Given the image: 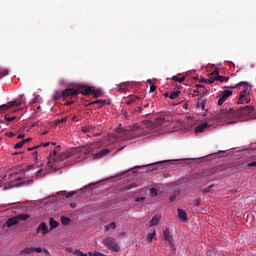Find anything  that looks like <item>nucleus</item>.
I'll return each instance as SVG.
<instances>
[{"label":"nucleus","mask_w":256,"mask_h":256,"mask_svg":"<svg viewBox=\"0 0 256 256\" xmlns=\"http://www.w3.org/2000/svg\"><path fill=\"white\" fill-rule=\"evenodd\" d=\"M235 117H239L244 121L256 119V109L253 106H244L238 108L237 110H233V108H225L217 114L216 119H224L225 121H229V119H233Z\"/></svg>","instance_id":"1"},{"label":"nucleus","mask_w":256,"mask_h":256,"mask_svg":"<svg viewBox=\"0 0 256 256\" xmlns=\"http://www.w3.org/2000/svg\"><path fill=\"white\" fill-rule=\"evenodd\" d=\"M96 144H90L88 146H82L78 148H73L71 151L65 152L64 154H61L57 157V150L53 151V154L50 155L51 159L53 161H64V159H69V157H75V155H84L82 159H87V155L92 153L93 149H95Z\"/></svg>","instance_id":"2"},{"label":"nucleus","mask_w":256,"mask_h":256,"mask_svg":"<svg viewBox=\"0 0 256 256\" xmlns=\"http://www.w3.org/2000/svg\"><path fill=\"white\" fill-rule=\"evenodd\" d=\"M237 87H244L239 93L237 100L238 105H247L251 103V89H253V86H251L249 82L242 81L235 86H231L230 89H237Z\"/></svg>","instance_id":"3"},{"label":"nucleus","mask_w":256,"mask_h":256,"mask_svg":"<svg viewBox=\"0 0 256 256\" xmlns=\"http://www.w3.org/2000/svg\"><path fill=\"white\" fill-rule=\"evenodd\" d=\"M155 125L161 131H171V129H173V116L166 114L156 118Z\"/></svg>","instance_id":"4"},{"label":"nucleus","mask_w":256,"mask_h":256,"mask_svg":"<svg viewBox=\"0 0 256 256\" xmlns=\"http://www.w3.org/2000/svg\"><path fill=\"white\" fill-rule=\"evenodd\" d=\"M77 95H79V90L73 89V88H66L62 92H56L53 95V99L55 101H58V99H61V97H63L64 99H67V97H77Z\"/></svg>","instance_id":"5"},{"label":"nucleus","mask_w":256,"mask_h":256,"mask_svg":"<svg viewBox=\"0 0 256 256\" xmlns=\"http://www.w3.org/2000/svg\"><path fill=\"white\" fill-rule=\"evenodd\" d=\"M30 218H31V215H29V214H19L17 216L9 218L6 221V225L8 227H15V225H19L20 221H27V219H30Z\"/></svg>","instance_id":"6"},{"label":"nucleus","mask_w":256,"mask_h":256,"mask_svg":"<svg viewBox=\"0 0 256 256\" xmlns=\"http://www.w3.org/2000/svg\"><path fill=\"white\" fill-rule=\"evenodd\" d=\"M103 243L110 251H114L115 253H119V251H121V247L117 243V240H115L113 237L104 238Z\"/></svg>","instance_id":"7"},{"label":"nucleus","mask_w":256,"mask_h":256,"mask_svg":"<svg viewBox=\"0 0 256 256\" xmlns=\"http://www.w3.org/2000/svg\"><path fill=\"white\" fill-rule=\"evenodd\" d=\"M233 95V91L232 90H224L222 91L217 97L219 98L218 100V105L221 106L223 105V103L229 99V96Z\"/></svg>","instance_id":"8"},{"label":"nucleus","mask_w":256,"mask_h":256,"mask_svg":"<svg viewBox=\"0 0 256 256\" xmlns=\"http://www.w3.org/2000/svg\"><path fill=\"white\" fill-rule=\"evenodd\" d=\"M39 233H41L43 237L49 233V227H47V223L41 222L39 224V226L36 228V235H39Z\"/></svg>","instance_id":"9"},{"label":"nucleus","mask_w":256,"mask_h":256,"mask_svg":"<svg viewBox=\"0 0 256 256\" xmlns=\"http://www.w3.org/2000/svg\"><path fill=\"white\" fill-rule=\"evenodd\" d=\"M23 103H25V101H12L8 104H3L0 106V112L6 111V109H10V107H20V105H23Z\"/></svg>","instance_id":"10"},{"label":"nucleus","mask_w":256,"mask_h":256,"mask_svg":"<svg viewBox=\"0 0 256 256\" xmlns=\"http://www.w3.org/2000/svg\"><path fill=\"white\" fill-rule=\"evenodd\" d=\"M211 75L215 76L216 81H220V83H224V81H229V76H221L219 75V69H215Z\"/></svg>","instance_id":"11"},{"label":"nucleus","mask_w":256,"mask_h":256,"mask_svg":"<svg viewBox=\"0 0 256 256\" xmlns=\"http://www.w3.org/2000/svg\"><path fill=\"white\" fill-rule=\"evenodd\" d=\"M110 151L109 148H105L95 154H92L93 159H103L106 155H109Z\"/></svg>","instance_id":"12"},{"label":"nucleus","mask_w":256,"mask_h":256,"mask_svg":"<svg viewBox=\"0 0 256 256\" xmlns=\"http://www.w3.org/2000/svg\"><path fill=\"white\" fill-rule=\"evenodd\" d=\"M163 237L165 241H168L171 247H173V236H171V231H169V228H166L164 230Z\"/></svg>","instance_id":"13"},{"label":"nucleus","mask_w":256,"mask_h":256,"mask_svg":"<svg viewBox=\"0 0 256 256\" xmlns=\"http://www.w3.org/2000/svg\"><path fill=\"white\" fill-rule=\"evenodd\" d=\"M27 185H33V180L16 181L13 183L12 187H27Z\"/></svg>","instance_id":"14"},{"label":"nucleus","mask_w":256,"mask_h":256,"mask_svg":"<svg viewBox=\"0 0 256 256\" xmlns=\"http://www.w3.org/2000/svg\"><path fill=\"white\" fill-rule=\"evenodd\" d=\"M209 127V123L204 122L195 128V133H203Z\"/></svg>","instance_id":"15"},{"label":"nucleus","mask_w":256,"mask_h":256,"mask_svg":"<svg viewBox=\"0 0 256 256\" xmlns=\"http://www.w3.org/2000/svg\"><path fill=\"white\" fill-rule=\"evenodd\" d=\"M89 105H100V107H103L104 105H111V100H96Z\"/></svg>","instance_id":"16"},{"label":"nucleus","mask_w":256,"mask_h":256,"mask_svg":"<svg viewBox=\"0 0 256 256\" xmlns=\"http://www.w3.org/2000/svg\"><path fill=\"white\" fill-rule=\"evenodd\" d=\"M179 195H181V191L179 189H175L172 195L169 197L170 203H174V201H177Z\"/></svg>","instance_id":"17"},{"label":"nucleus","mask_w":256,"mask_h":256,"mask_svg":"<svg viewBox=\"0 0 256 256\" xmlns=\"http://www.w3.org/2000/svg\"><path fill=\"white\" fill-rule=\"evenodd\" d=\"M31 253H34V247H26L20 251L19 256L31 255Z\"/></svg>","instance_id":"18"},{"label":"nucleus","mask_w":256,"mask_h":256,"mask_svg":"<svg viewBox=\"0 0 256 256\" xmlns=\"http://www.w3.org/2000/svg\"><path fill=\"white\" fill-rule=\"evenodd\" d=\"M160 222H161V216L154 215L152 217V220L150 221V227H155V225H159Z\"/></svg>","instance_id":"19"},{"label":"nucleus","mask_w":256,"mask_h":256,"mask_svg":"<svg viewBox=\"0 0 256 256\" xmlns=\"http://www.w3.org/2000/svg\"><path fill=\"white\" fill-rule=\"evenodd\" d=\"M197 109L205 110V100L203 98H198L196 103Z\"/></svg>","instance_id":"20"},{"label":"nucleus","mask_w":256,"mask_h":256,"mask_svg":"<svg viewBox=\"0 0 256 256\" xmlns=\"http://www.w3.org/2000/svg\"><path fill=\"white\" fill-rule=\"evenodd\" d=\"M140 99L141 97L139 96H130L126 101V105H133V103H137V101H139Z\"/></svg>","instance_id":"21"},{"label":"nucleus","mask_w":256,"mask_h":256,"mask_svg":"<svg viewBox=\"0 0 256 256\" xmlns=\"http://www.w3.org/2000/svg\"><path fill=\"white\" fill-rule=\"evenodd\" d=\"M49 225H50V231H53V229H57L59 222H57L54 218H50Z\"/></svg>","instance_id":"22"},{"label":"nucleus","mask_w":256,"mask_h":256,"mask_svg":"<svg viewBox=\"0 0 256 256\" xmlns=\"http://www.w3.org/2000/svg\"><path fill=\"white\" fill-rule=\"evenodd\" d=\"M148 243H151L153 240L157 239V232L154 230L152 233H149L146 237Z\"/></svg>","instance_id":"23"},{"label":"nucleus","mask_w":256,"mask_h":256,"mask_svg":"<svg viewBox=\"0 0 256 256\" xmlns=\"http://www.w3.org/2000/svg\"><path fill=\"white\" fill-rule=\"evenodd\" d=\"M178 217L179 219H181L182 221H187V212H185L182 209H178Z\"/></svg>","instance_id":"24"},{"label":"nucleus","mask_w":256,"mask_h":256,"mask_svg":"<svg viewBox=\"0 0 256 256\" xmlns=\"http://www.w3.org/2000/svg\"><path fill=\"white\" fill-rule=\"evenodd\" d=\"M57 195H62L64 197H66V199H69L70 197H73V195H75V191L69 192L67 194V191L63 190L57 193Z\"/></svg>","instance_id":"25"},{"label":"nucleus","mask_w":256,"mask_h":256,"mask_svg":"<svg viewBox=\"0 0 256 256\" xmlns=\"http://www.w3.org/2000/svg\"><path fill=\"white\" fill-rule=\"evenodd\" d=\"M92 95L94 99H99V97H103V92L101 90H94L92 88Z\"/></svg>","instance_id":"26"},{"label":"nucleus","mask_w":256,"mask_h":256,"mask_svg":"<svg viewBox=\"0 0 256 256\" xmlns=\"http://www.w3.org/2000/svg\"><path fill=\"white\" fill-rule=\"evenodd\" d=\"M61 223H62V225L67 226V225H69V223H71V218H69L67 216H62Z\"/></svg>","instance_id":"27"},{"label":"nucleus","mask_w":256,"mask_h":256,"mask_svg":"<svg viewBox=\"0 0 256 256\" xmlns=\"http://www.w3.org/2000/svg\"><path fill=\"white\" fill-rule=\"evenodd\" d=\"M105 231H109L110 229H117V224L115 222H111L109 225L104 227Z\"/></svg>","instance_id":"28"},{"label":"nucleus","mask_w":256,"mask_h":256,"mask_svg":"<svg viewBox=\"0 0 256 256\" xmlns=\"http://www.w3.org/2000/svg\"><path fill=\"white\" fill-rule=\"evenodd\" d=\"M81 93H82V95H85V96L91 95V94L93 93V88L87 87V88H86L85 90H83Z\"/></svg>","instance_id":"29"},{"label":"nucleus","mask_w":256,"mask_h":256,"mask_svg":"<svg viewBox=\"0 0 256 256\" xmlns=\"http://www.w3.org/2000/svg\"><path fill=\"white\" fill-rule=\"evenodd\" d=\"M179 93H181V91H173L170 93L169 95V99H177V97H179Z\"/></svg>","instance_id":"30"},{"label":"nucleus","mask_w":256,"mask_h":256,"mask_svg":"<svg viewBox=\"0 0 256 256\" xmlns=\"http://www.w3.org/2000/svg\"><path fill=\"white\" fill-rule=\"evenodd\" d=\"M172 81H176L177 83H183V81H185V76H182L181 78H179L178 76H173Z\"/></svg>","instance_id":"31"},{"label":"nucleus","mask_w":256,"mask_h":256,"mask_svg":"<svg viewBox=\"0 0 256 256\" xmlns=\"http://www.w3.org/2000/svg\"><path fill=\"white\" fill-rule=\"evenodd\" d=\"M40 101H41V96L36 95L35 98H33L32 101L30 102V105H35V103H39Z\"/></svg>","instance_id":"32"},{"label":"nucleus","mask_w":256,"mask_h":256,"mask_svg":"<svg viewBox=\"0 0 256 256\" xmlns=\"http://www.w3.org/2000/svg\"><path fill=\"white\" fill-rule=\"evenodd\" d=\"M73 255L74 256H89V255H87V253H83L81 250H74V252H73Z\"/></svg>","instance_id":"33"},{"label":"nucleus","mask_w":256,"mask_h":256,"mask_svg":"<svg viewBox=\"0 0 256 256\" xmlns=\"http://www.w3.org/2000/svg\"><path fill=\"white\" fill-rule=\"evenodd\" d=\"M24 145H25V142H23L22 140L15 144L14 149H21Z\"/></svg>","instance_id":"34"},{"label":"nucleus","mask_w":256,"mask_h":256,"mask_svg":"<svg viewBox=\"0 0 256 256\" xmlns=\"http://www.w3.org/2000/svg\"><path fill=\"white\" fill-rule=\"evenodd\" d=\"M92 129H93V127H91V126H84V127L82 128V132H83V133H89V132L92 131Z\"/></svg>","instance_id":"35"},{"label":"nucleus","mask_w":256,"mask_h":256,"mask_svg":"<svg viewBox=\"0 0 256 256\" xmlns=\"http://www.w3.org/2000/svg\"><path fill=\"white\" fill-rule=\"evenodd\" d=\"M0 79L2 78V77H6V75H9V69H4V70H2V71H0Z\"/></svg>","instance_id":"36"},{"label":"nucleus","mask_w":256,"mask_h":256,"mask_svg":"<svg viewBox=\"0 0 256 256\" xmlns=\"http://www.w3.org/2000/svg\"><path fill=\"white\" fill-rule=\"evenodd\" d=\"M61 123H67V118H61L56 120V125H61Z\"/></svg>","instance_id":"37"},{"label":"nucleus","mask_w":256,"mask_h":256,"mask_svg":"<svg viewBox=\"0 0 256 256\" xmlns=\"http://www.w3.org/2000/svg\"><path fill=\"white\" fill-rule=\"evenodd\" d=\"M150 195H151V197H157V189L151 188L150 189Z\"/></svg>","instance_id":"38"},{"label":"nucleus","mask_w":256,"mask_h":256,"mask_svg":"<svg viewBox=\"0 0 256 256\" xmlns=\"http://www.w3.org/2000/svg\"><path fill=\"white\" fill-rule=\"evenodd\" d=\"M15 119H17V117H15V116H13V117L5 116V121H7L8 123H11V121H15Z\"/></svg>","instance_id":"39"},{"label":"nucleus","mask_w":256,"mask_h":256,"mask_svg":"<svg viewBox=\"0 0 256 256\" xmlns=\"http://www.w3.org/2000/svg\"><path fill=\"white\" fill-rule=\"evenodd\" d=\"M211 187H213V185H211L207 188L201 189V193H209L211 191Z\"/></svg>","instance_id":"40"},{"label":"nucleus","mask_w":256,"mask_h":256,"mask_svg":"<svg viewBox=\"0 0 256 256\" xmlns=\"http://www.w3.org/2000/svg\"><path fill=\"white\" fill-rule=\"evenodd\" d=\"M43 253V248L42 247H34V253Z\"/></svg>","instance_id":"41"},{"label":"nucleus","mask_w":256,"mask_h":256,"mask_svg":"<svg viewBox=\"0 0 256 256\" xmlns=\"http://www.w3.org/2000/svg\"><path fill=\"white\" fill-rule=\"evenodd\" d=\"M154 91H157V86L155 84H151L150 93H154Z\"/></svg>","instance_id":"42"},{"label":"nucleus","mask_w":256,"mask_h":256,"mask_svg":"<svg viewBox=\"0 0 256 256\" xmlns=\"http://www.w3.org/2000/svg\"><path fill=\"white\" fill-rule=\"evenodd\" d=\"M214 78H209L208 79V83H210V84H213V83H215V81H217V79H215V75H212Z\"/></svg>","instance_id":"43"},{"label":"nucleus","mask_w":256,"mask_h":256,"mask_svg":"<svg viewBox=\"0 0 256 256\" xmlns=\"http://www.w3.org/2000/svg\"><path fill=\"white\" fill-rule=\"evenodd\" d=\"M194 205H195V207H200V205H201V199H197V200L194 202Z\"/></svg>","instance_id":"44"},{"label":"nucleus","mask_w":256,"mask_h":256,"mask_svg":"<svg viewBox=\"0 0 256 256\" xmlns=\"http://www.w3.org/2000/svg\"><path fill=\"white\" fill-rule=\"evenodd\" d=\"M141 201H145V197H138V198L135 199L136 203H139Z\"/></svg>","instance_id":"45"},{"label":"nucleus","mask_w":256,"mask_h":256,"mask_svg":"<svg viewBox=\"0 0 256 256\" xmlns=\"http://www.w3.org/2000/svg\"><path fill=\"white\" fill-rule=\"evenodd\" d=\"M248 167H256V162H250V163H248Z\"/></svg>","instance_id":"46"},{"label":"nucleus","mask_w":256,"mask_h":256,"mask_svg":"<svg viewBox=\"0 0 256 256\" xmlns=\"http://www.w3.org/2000/svg\"><path fill=\"white\" fill-rule=\"evenodd\" d=\"M6 135H7V137H10V138H11V137H14V136H15V133H13V132H8Z\"/></svg>","instance_id":"47"},{"label":"nucleus","mask_w":256,"mask_h":256,"mask_svg":"<svg viewBox=\"0 0 256 256\" xmlns=\"http://www.w3.org/2000/svg\"><path fill=\"white\" fill-rule=\"evenodd\" d=\"M66 251L68 253H75V251H73V248H69V247L66 248Z\"/></svg>","instance_id":"48"},{"label":"nucleus","mask_w":256,"mask_h":256,"mask_svg":"<svg viewBox=\"0 0 256 256\" xmlns=\"http://www.w3.org/2000/svg\"><path fill=\"white\" fill-rule=\"evenodd\" d=\"M136 111L137 113H141L143 111V106H139Z\"/></svg>","instance_id":"49"},{"label":"nucleus","mask_w":256,"mask_h":256,"mask_svg":"<svg viewBox=\"0 0 256 256\" xmlns=\"http://www.w3.org/2000/svg\"><path fill=\"white\" fill-rule=\"evenodd\" d=\"M42 251H43L44 255L49 256V250H47V249L44 248Z\"/></svg>","instance_id":"50"},{"label":"nucleus","mask_w":256,"mask_h":256,"mask_svg":"<svg viewBox=\"0 0 256 256\" xmlns=\"http://www.w3.org/2000/svg\"><path fill=\"white\" fill-rule=\"evenodd\" d=\"M25 138V134H19L18 136H17V139H24Z\"/></svg>","instance_id":"51"},{"label":"nucleus","mask_w":256,"mask_h":256,"mask_svg":"<svg viewBox=\"0 0 256 256\" xmlns=\"http://www.w3.org/2000/svg\"><path fill=\"white\" fill-rule=\"evenodd\" d=\"M22 141L24 142V145H25V143H29L31 141V138H26V139H24Z\"/></svg>","instance_id":"52"},{"label":"nucleus","mask_w":256,"mask_h":256,"mask_svg":"<svg viewBox=\"0 0 256 256\" xmlns=\"http://www.w3.org/2000/svg\"><path fill=\"white\" fill-rule=\"evenodd\" d=\"M123 85H125V83L120 84L119 91H125V88H123Z\"/></svg>","instance_id":"53"},{"label":"nucleus","mask_w":256,"mask_h":256,"mask_svg":"<svg viewBox=\"0 0 256 256\" xmlns=\"http://www.w3.org/2000/svg\"><path fill=\"white\" fill-rule=\"evenodd\" d=\"M196 87H197V89H199V88L203 89V87H205V85H202V84H196Z\"/></svg>","instance_id":"54"},{"label":"nucleus","mask_w":256,"mask_h":256,"mask_svg":"<svg viewBox=\"0 0 256 256\" xmlns=\"http://www.w3.org/2000/svg\"><path fill=\"white\" fill-rule=\"evenodd\" d=\"M41 145H42L43 147H49V142L41 143Z\"/></svg>","instance_id":"55"},{"label":"nucleus","mask_w":256,"mask_h":256,"mask_svg":"<svg viewBox=\"0 0 256 256\" xmlns=\"http://www.w3.org/2000/svg\"><path fill=\"white\" fill-rule=\"evenodd\" d=\"M70 207H72V209H75L77 207V205L75 203H71Z\"/></svg>","instance_id":"56"},{"label":"nucleus","mask_w":256,"mask_h":256,"mask_svg":"<svg viewBox=\"0 0 256 256\" xmlns=\"http://www.w3.org/2000/svg\"><path fill=\"white\" fill-rule=\"evenodd\" d=\"M143 107H144V108L149 107V102H145V103L143 104Z\"/></svg>","instance_id":"57"},{"label":"nucleus","mask_w":256,"mask_h":256,"mask_svg":"<svg viewBox=\"0 0 256 256\" xmlns=\"http://www.w3.org/2000/svg\"><path fill=\"white\" fill-rule=\"evenodd\" d=\"M33 156H34L35 161H37V151H35V152L33 153Z\"/></svg>","instance_id":"58"},{"label":"nucleus","mask_w":256,"mask_h":256,"mask_svg":"<svg viewBox=\"0 0 256 256\" xmlns=\"http://www.w3.org/2000/svg\"><path fill=\"white\" fill-rule=\"evenodd\" d=\"M65 105H66V106L73 105V102L67 101V102H65Z\"/></svg>","instance_id":"59"},{"label":"nucleus","mask_w":256,"mask_h":256,"mask_svg":"<svg viewBox=\"0 0 256 256\" xmlns=\"http://www.w3.org/2000/svg\"><path fill=\"white\" fill-rule=\"evenodd\" d=\"M40 110H41V106H38L35 113H39Z\"/></svg>","instance_id":"60"},{"label":"nucleus","mask_w":256,"mask_h":256,"mask_svg":"<svg viewBox=\"0 0 256 256\" xmlns=\"http://www.w3.org/2000/svg\"><path fill=\"white\" fill-rule=\"evenodd\" d=\"M131 187H137L135 184H131L130 186H128V189H131Z\"/></svg>","instance_id":"61"},{"label":"nucleus","mask_w":256,"mask_h":256,"mask_svg":"<svg viewBox=\"0 0 256 256\" xmlns=\"http://www.w3.org/2000/svg\"><path fill=\"white\" fill-rule=\"evenodd\" d=\"M202 83H208V79H202Z\"/></svg>","instance_id":"62"},{"label":"nucleus","mask_w":256,"mask_h":256,"mask_svg":"<svg viewBox=\"0 0 256 256\" xmlns=\"http://www.w3.org/2000/svg\"><path fill=\"white\" fill-rule=\"evenodd\" d=\"M28 151H35V148L34 147L28 148Z\"/></svg>","instance_id":"63"},{"label":"nucleus","mask_w":256,"mask_h":256,"mask_svg":"<svg viewBox=\"0 0 256 256\" xmlns=\"http://www.w3.org/2000/svg\"><path fill=\"white\" fill-rule=\"evenodd\" d=\"M39 147H41V144L37 145V146H34V149H39Z\"/></svg>","instance_id":"64"}]
</instances>
